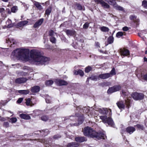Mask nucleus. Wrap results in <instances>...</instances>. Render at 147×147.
<instances>
[{
  "label": "nucleus",
  "mask_w": 147,
  "mask_h": 147,
  "mask_svg": "<svg viewBox=\"0 0 147 147\" xmlns=\"http://www.w3.org/2000/svg\"><path fill=\"white\" fill-rule=\"evenodd\" d=\"M44 19L42 18L39 19L34 24L33 26L34 28H36L38 27L41 25Z\"/></svg>",
  "instance_id": "obj_12"
},
{
  "label": "nucleus",
  "mask_w": 147,
  "mask_h": 147,
  "mask_svg": "<svg viewBox=\"0 0 147 147\" xmlns=\"http://www.w3.org/2000/svg\"><path fill=\"white\" fill-rule=\"evenodd\" d=\"M100 30L103 32H108L109 30L108 28L105 26H102L100 28Z\"/></svg>",
  "instance_id": "obj_29"
},
{
  "label": "nucleus",
  "mask_w": 147,
  "mask_h": 147,
  "mask_svg": "<svg viewBox=\"0 0 147 147\" xmlns=\"http://www.w3.org/2000/svg\"><path fill=\"white\" fill-rule=\"evenodd\" d=\"M79 145L76 142H73L69 143L67 145L68 147H78Z\"/></svg>",
  "instance_id": "obj_27"
},
{
  "label": "nucleus",
  "mask_w": 147,
  "mask_h": 147,
  "mask_svg": "<svg viewBox=\"0 0 147 147\" xmlns=\"http://www.w3.org/2000/svg\"><path fill=\"white\" fill-rule=\"evenodd\" d=\"M117 104L120 109H124L125 108V105L123 102L122 101H119L117 103Z\"/></svg>",
  "instance_id": "obj_24"
},
{
  "label": "nucleus",
  "mask_w": 147,
  "mask_h": 147,
  "mask_svg": "<svg viewBox=\"0 0 147 147\" xmlns=\"http://www.w3.org/2000/svg\"><path fill=\"white\" fill-rule=\"evenodd\" d=\"M114 8L115 9L119 10L122 11L123 10V8L120 6L116 4V3L113 5Z\"/></svg>",
  "instance_id": "obj_28"
},
{
  "label": "nucleus",
  "mask_w": 147,
  "mask_h": 147,
  "mask_svg": "<svg viewBox=\"0 0 147 147\" xmlns=\"http://www.w3.org/2000/svg\"><path fill=\"white\" fill-rule=\"evenodd\" d=\"M74 74H75V75H78V71H76V70L74 71Z\"/></svg>",
  "instance_id": "obj_62"
},
{
  "label": "nucleus",
  "mask_w": 147,
  "mask_h": 147,
  "mask_svg": "<svg viewBox=\"0 0 147 147\" xmlns=\"http://www.w3.org/2000/svg\"><path fill=\"white\" fill-rule=\"evenodd\" d=\"M143 79L144 80L147 81V73L144 76Z\"/></svg>",
  "instance_id": "obj_60"
},
{
  "label": "nucleus",
  "mask_w": 147,
  "mask_h": 147,
  "mask_svg": "<svg viewBox=\"0 0 147 147\" xmlns=\"http://www.w3.org/2000/svg\"><path fill=\"white\" fill-rule=\"evenodd\" d=\"M50 40L52 43H55L56 42V39L54 37L51 36L50 38Z\"/></svg>",
  "instance_id": "obj_47"
},
{
  "label": "nucleus",
  "mask_w": 147,
  "mask_h": 147,
  "mask_svg": "<svg viewBox=\"0 0 147 147\" xmlns=\"http://www.w3.org/2000/svg\"><path fill=\"white\" fill-rule=\"evenodd\" d=\"M65 32L68 36H74L76 35V32L74 30H67Z\"/></svg>",
  "instance_id": "obj_15"
},
{
  "label": "nucleus",
  "mask_w": 147,
  "mask_h": 147,
  "mask_svg": "<svg viewBox=\"0 0 147 147\" xmlns=\"http://www.w3.org/2000/svg\"><path fill=\"white\" fill-rule=\"evenodd\" d=\"M75 140L77 142H82L86 140V139L84 137H78L75 138Z\"/></svg>",
  "instance_id": "obj_25"
},
{
  "label": "nucleus",
  "mask_w": 147,
  "mask_h": 147,
  "mask_svg": "<svg viewBox=\"0 0 147 147\" xmlns=\"http://www.w3.org/2000/svg\"><path fill=\"white\" fill-rule=\"evenodd\" d=\"M51 98L49 96H47L46 98L45 99L46 102L47 103H49L51 102Z\"/></svg>",
  "instance_id": "obj_43"
},
{
  "label": "nucleus",
  "mask_w": 147,
  "mask_h": 147,
  "mask_svg": "<svg viewBox=\"0 0 147 147\" xmlns=\"http://www.w3.org/2000/svg\"><path fill=\"white\" fill-rule=\"evenodd\" d=\"M55 33L54 31L53 30H51L49 32V35L50 36H52L54 35V34Z\"/></svg>",
  "instance_id": "obj_54"
},
{
  "label": "nucleus",
  "mask_w": 147,
  "mask_h": 147,
  "mask_svg": "<svg viewBox=\"0 0 147 147\" xmlns=\"http://www.w3.org/2000/svg\"><path fill=\"white\" fill-rule=\"evenodd\" d=\"M17 121V119L16 118L12 117L10 119L9 121L12 123H15Z\"/></svg>",
  "instance_id": "obj_44"
},
{
  "label": "nucleus",
  "mask_w": 147,
  "mask_h": 147,
  "mask_svg": "<svg viewBox=\"0 0 147 147\" xmlns=\"http://www.w3.org/2000/svg\"><path fill=\"white\" fill-rule=\"evenodd\" d=\"M4 125L6 127H8L9 126V124L8 122H6L4 123Z\"/></svg>",
  "instance_id": "obj_59"
},
{
  "label": "nucleus",
  "mask_w": 147,
  "mask_h": 147,
  "mask_svg": "<svg viewBox=\"0 0 147 147\" xmlns=\"http://www.w3.org/2000/svg\"><path fill=\"white\" fill-rule=\"evenodd\" d=\"M138 129L142 130L144 129V127L143 125L139 124H138L136 125Z\"/></svg>",
  "instance_id": "obj_52"
},
{
  "label": "nucleus",
  "mask_w": 147,
  "mask_h": 147,
  "mask_svg": "<svg viewBox=\"0 0 147 147\" xmlns=\"http://www.w3.org/2000/svg\"><path fill=\"white\" fill-rule=\"evenodd\" d=\"M23 69L24 70L28 69H29V67L27 66H25L23 68Z\"/></svg>",
  "instance_id": "obj_61"
},
{
  "label": "nucleus",
  "mask_w": 147,
  "mask_h": 147,
  "mask_svg": "<svg viewBox=\"0 0 147 147\" xmlns=\"http://www.w3.org/2000/svg\"><path fill=\"white\" fill-rule=\"evenodd\" d=\"M132 97L135 100H141L143 99L144 95L142 93L134 92L132 93L131 95Z\"/></svg>",
  "instance_id": "obj_4"
},
{
  "label": "nucleus",
  "mask_w": 147,
  "mask_h": 147,
  "mask_svg": "<svg viewBox=\"0 0 147 147\" xmlns=\"http://www.w3.org/2000/svg\"><path fill=\"white\" fill-rule=\"evenodd\" d=\"M123 33L121 32H117L116 35V36L118 38L120 37L121 36H123Z\"/></svg>",
  "instance_id": "obj_48"
},
{
  "label": "nucleus",
  "mask_w": 147,
  "mask_h": 147,
  "mask_svg": "<svg viewBox=\"0 0 147 147\" xmlns=\"http://www.w3.org/2000/svg\"><path fill=\"white\" fill-rule=\"evenodd\" d=\"M50 138H49L48 140L42 139L40 140V142L42 143H43L45 145H47L46 146V147H49V146H50V142H49V140H50Z\"/></svg>",
  "instance_id": "obj_18"
},
{
  "label": "nucleus",
  "mask_w": 147,
  "mask_h": 147,
  "mask_svg": "<svg viewBox=\"0 0 147 147\" xmlns=\"http://www.w3.org/2000/svg\"><path fill=\"white\" fill-rule=\"evenodd\" d=\"M78 75H79L80 76H82L84 75V72L81 70L79 69L78 71Z\"/></svg>",
  "instance_id": "obj_49"
},
{
  "label": "nucleus",
  "mask_w": 147,
  "mask_h": 147,
  "mask_svg": "<svg viewBox=\"0 0 147 147\" xmlns=\"http://www.w3.org/2000/svg\"><path fill=\"white\" fill-rule=\"evenodd\" d=\"M18 10V8L17 6H13L11 9V11L13 13L16 12Z\"/></svg>",
  "instance_id": "obj_41"
},
{
  "label": "nucleus",
  "mask_w": 147,
  "mask_h": 147,
  "mask_svg": "<svg viewBox=\"0 0 147 147\" xmlns=\"http://www.w3.org/2000/svg\"><path fill=\"white\" fill-rule=\"evenodd\" d=\"M76 119V117L74 116H71L70 118L68 119L67 117H63L62 118V120L64 121L68 120V121H70L71 120H74Z\"/></svg>",
  "instance_id": "obj_33"
},
{
  "label": "nucleus",
  "mask_w": 147,
  "mask_h": 147,
  "mask_svg": "<svg viewBox=\"0 0 147 147\" xmlns=\"http://www.w3.org/2000/svg\"><path fill=\"white\" fill-rule=\"evenodd\" d=\"M53 83V82L52 80H49L46 81L45 84L46 85L49 86L51 85Z\"/></svg>",
  "instance_id": "obj_35"
},
{
  "label": "nucleus",
  "mask_w": 147,
  "mask_h": 147,
  "mask_svg": "<svg viewBox=\"0 0 147 147\" xmlns=\"http://www.w3.org/2000/svg\"><path fill=\"white\" fill-rule=\"evenodd\" d=\"M27 80L25 78H20L16 79L15 82L17 83L21 84L27 81Z\"/></svg>",
  "instance_id": "obj_16"
},
{
  "label": "nucleus",
  "mask_w": 147,
  "mask_h": 147,
  "mask_svg": "<svg viewBox=\"0 0 147 147\" xmlns=\"http://www.w3.org/2000/svg\"><path fill=\"white\" fill-rule=\"evenodd\" d=\"M5 11H6V13L7 12H8V13L10 14L11 13V11H10L9 10V9H6Z\"/></svg>",
  "instance_id": "obj_63"
},
{
  "label": "nucleus",
  "mask_w": 147,
  "mask_h": 147,
  "mask_svg": "<svg viewBox=\"0 0 147 147\" xmlns=\"http://www.w3.org/2000/svg\"><path fill=\"white\" fill-rule=\"evenodd\" d=\"M136 17L134 15H131L129 17V18L131 20H133L134 22H136L138 21V19L137 21H136Z\"/></svg>",
  "instance_id": "obj_34"
},
{
  "label": "nucleus",
  "mask_w": 147,
  "mask_h": 147,
  "mask_svg": "<svg viewBox=\"0 0 147 147\" xmlns=\"http://www.w3.org/2000/svg\"><path fill=\"white\" fill-rule=\"evenodd\" d=\"M40 90V87L38 86H35L32 88L31 91L33 93H36L39 92Z\"/></svg>",
  "instance_id": "obj_22"
},
{
  "label": "nucleus",
  "mask_w": 147,
  "mask_h": 147,
  "mask_svg": "<svg viewBox=\"0 0 147 147\" xmlns=\"http://www.w3.org/2000/svg\"><path fill=\"white\" fill-rule=\"evenodd\" d=\"M90 79L96 81L97 79V77L96 76H92L90 78H88L87 81H88Z\"/></svg>",
  "instance_id": "obj_37"
},
{
  "label": "nucleus",
  "mask_w": 147,
  "mask_h": 147,
  "mask_svg": "<svg viewBox=\"0 0 147 147\" xmlns=\"http://www.w3.org/2000/svg\"><path fill=\"white\" fill-rule=\"evenodd\" d=\"M84 119L82 117H80L78 119V123H74L71 124V126H78L80 124H81L83 122Z\"/></svg>",
  "instance_id": "obj_17"
},
{
  "label": "nucleus",
  "mask_w": 147,
  "mask_h": 147,
  "mask_svg": "<svg viewBox=\"0 0 147 147\" xmlns=\"http://www.w3.org/2000/svg\"><path fill=\"white\" fill-rule=\"evenodd\" d=\"M89 26V23L87 22L85 23L83 26V28L84 29H87Z\"/></svg>",
  "instance_id": "obj_51"
},
{
  "label": "nucleus",
  "mask_w": 147,
  "mask_h": 147,
  "mask_svg": "<svg viewBox=\"0 0 147 147\" xmlns=\"http://www.w3.org/2000/svg\"><path fill=\"white\" fill-rule=\"evenodd\" d=\"M34 4L39 10H41L42 9V6L39 3L37 2H35L34 3Z\"/></svg>",
  "instance_id": "obj_30"
},
{
  "label": "nucleus",
  "mask_w": 147,
  "mask_h": 147,
  "mask_svg": "<svg viewBox=\"0 0 147 147\" xmlns=\"http://www.w3.org/2000/svg\"><path fill=\"white\" fill-rule=\"evenodd\" d=\"M29 134L28 135H27V134H25L24 135V136H20V138H22V140H23L24 139L23 138V137H24V138H26V137H28L29 136Z\"/></svg>",
  "instance_id": "obj_58"
},
{
  "label": "nucleus",
  "mask_w": 147,
  "mask_h": 147,
  "mask_svg": "<svg viewBox=\"0 0 147 147\" xmlns=\"http://www.w3.org/2000/svg\"><path fill=\"white\" fill-rule=\"evenodd\" d=\"M121 88V87L119 85H116L110 88L108 90L107 93L108 94H111L119 90Z\"/></svg>",
  "instance_id": "obj_6"
},
{
  "label": "nucleus",
  "mask_w": 147,
  "mask_h": 147,
  "mask_svg": "<svg viewBox=\"0 0 147 147\" xmlns=\"http://www.w3.org/2000/svg\"><path fill=\"white\" fill-rule=\"evenodd\" d=\"M109 73L110 74V77H111L112 76L115 75L116 73L115 68H113L110 71V73Z\"/></svg>",
  "instance_id": "obj_38"
},
{
  "label": "nucleus",
  "mask_w": 147,
  "mask_h": 147,
  "mask_svg": "<svg viewBox=\"0 0 147 147\" xmlns=\"http://www.w3.org/2000/svg\"><path fill=\"white\" fill-rule=\"evenodd\" d=\"M6 42L8 43L10 45H13L15 44L16 43V42L14 40L11 38H9L8 39H7L6 40Z\"/></svg>",
  "instance_id": "obj_19"
},
{
  "label": "nucleus",
  "mask_w": 147,
  "mask_h": 147,
  "mask_svg": "<svg viewBox=\"0 0 147 147\" xmlns=\"http://www.w3.org/2000/svg\"><path fill=\"white\" fill-rule=\"evenodd\" d=\"M105 1L107 2L111 5H113L114 3H115V1L114 0H105Z\"/></svg>",
  "instance_id": "obj_39"
},
{
  "label": "nucleus",
  "mask_w": 147,
  "mask_h": 147,
  "mask_svg": "<svg viewBox=\"0 0 147 147\" xmlns=\"http://www.w3.org/2000/svg\"><path fill=\"white\" fill-rule=\"evenodd\" d=\"M94 1L100 4L102 6L105 8H108L110 7L109 5L108 4L106 3L102 0H94Z\"/></svg>",
  "instance_id": "obj_9"
},
{
  "label": "nucleus",
  "mask_w": 147,
  "mask_h": 147,
  "mask_svg": "<svg viewBox=\"0 0 147 147\" xmlns=\"http://www.w3.org/2000/svg\"><path fill=\"white\" fill-rule=\"evenodd\" d=\"M122 29L124 31H127L129 30V28L127 26H125Z\"/></svg>",
  "instance_id": "obj_57"
},
{
  "label": "nucleus",
  "mask_w": 147,
  "mask_h": 147,
  "mask_svg": "<svg viewBox=\"0 0 147 147\" xmlns=\"http://www.w3.org/2000/svg\"><path fill=\"white\" fill-rule=\"evenodd\" d=\"M29 51L27 49H17L13 51L12 55L23 61H29L31 63L36 65L45 64L49 60L47 57L43 56L39 50L32 49L30 52V58Z\"/></svg>",
  "instance_id": "obj_1"
},
{
  "label": "nucleus",
  "mask_w": 147,
  "mask_h": 147,
  "mask_svg": "<svg viewBox=\"0 0 147 147\" xmlns=\"http://www.w3.org/2000/svg\"><path fill=\"white\" fill-rule=\"evenodd\" d=\"M114 41V38L112 36H109L107 39V42L108 44L113 43Z\"/></svg>",
  "instance_id": "obj_32"
},
{
  "label": "nucleus",
  "mask_w": 147,
  "mask_h": 147,
  "mask_svg": "<svg viewBox=\"0 0 147 147\" xmlns=\"http://www.w3.org/2000/svg\"><path fill=\"white\" fill-rule=\"evenodd\" d=\"M103 122L105 123H107L109 125L112 127H114V124L112 119L110 117H107V115H103L100 116Z\"/></svg>",
  "instance_id": "obj_3"
},
{
  "label": "nucleus",
  "mask_w": 147,
  "mask_h": 147,
  "mask_svg": "<svg viewBox=\"0 0 147 147\" xmlns=\"http://www.w3.org/2000/svg\"><path fill=\"white\" fill-rule=\"evenodd\" d=\"M77 8L79 10H82L83 9L84 10H85L84 8L80 4H78L76 5Z\"/></svg>",
  "instance_id": "obj_45"
},
{
  "label": "nucleus",
  "mask_w": 147,
  "mask_h": 147,
  "mask_svg": "<svg viewBox=\"0 0 147 147\" xmlns=\"http://www.w3.org/2000/svg\"><path fill=\"white\" fill-rule=\"evenodd\" d=\"M61 137V136L59 135H55L54 136L53 138L54 139H57Z\"/></svg>",
  "instance_id": "obj_55"
},
{
  "label": "nucleus",
  "mask_w": 147,
  "mask_h": 147,
  "mask_svg": "<svg viewBox=\"0 0 147 147\" xmlns=\"http://www.w3.org/2000/svg\"><path fill=\"white\" fill-rule=\"evenodd\" d=\"M83 110L86 113H88L89 111V107H85L83 108Z\"/></svg>",
  "instance_id": "obj_53"
},
{
  "label": "nucleus",
  "mask_w": 147,
  "mask_h": 147,
  "mask_svg": "<svg viewBox=\"0 0 147 147\" xmlns=\"http://www.w3.org/2000/svg\"><path fill=\"white\" fill-rule=\"evenodd\" d=\"M6 24L7 25V27L8 28H11L13 27L14 25V23H12L11 20L9 19H8L6 22Z\"/></svg>",
  "instance_id": "obj_23"
},
{
  "label": "nucleus",
  "mask_w": 147,
  "mask_h": 147,
  "mask_svg": "<svg viewBox=\"0 0 147 147\" xmlns=\"http://www.w3.org/2000/svg\"><path fill=\"white\" fill-rule=\"evenodd\" d=\"M23 98H19V99L17 101V102L18 103H21L22 100H23Z\"/></svg>",
  "instance_id": "obj_56"
},
{
  "label": "nucleus",
  "mask_w": 147,
  "mask_h": 147,
  "mask_svg": "<svg viewBox=\"0 0 147 147\" xmlns=\"http://www.w3.org/2000/svg\"><path fill=\"white\" fill-rule=\"evenodd\" d=\"M98 111L100 113L103 115H107V113L109 112V114L110 116L111 114V110L110 109L108 110L106 108H100L98 109Z\"/></svg>",
  "instance_id": "obj_7"
},
{
  "label": "nucleus",
  "mask_w": 147,
  "mask_h": 147,
  "mask_svg": "<svg viewBox=\"0 0 147 147\" xmlns=\"http://www.w3.org/2000/svg\"><path fill=\"white\" fill-rule=\"evenodd\" d=\"M20 117L21 118L26 120H29L31 119L30 117L28 115L24 114H20Z\"/></svg>",
  "instance_id": "obj_20"
},
{
  "label": "nucleus",
  "mask_w": 147,
  "mask_h": 147,
  "mask_svg": "<svg viewBox=\"0 0 147 147\" xmlns=\"http://www.w3.org/2000/svg\"><path fill=\"white\" fill-rule=\"evenodd\" d=\"M135 130V128L133 127H128L126 129V131L127 132L130 134H132Z\"/></svg>",
  "instance_id": "obj_14"
},
{
  "label": "nucleus",
  "mask_w": 147,
  "mask_h": 147,
  "mask_svg": "<svg viewBox=\"0 0 147 147\" xmlns=\"http://www.w3.org/2000/svg\"><path fill=\"white\" fill-rule=\"evenodd\" d=\"M92 69L91 67L90 66H88L85 68V71L86 73L89 72Z\"/></svg>",
  "instance_id": "obj_50"
},
{
  "label": "nucleus",
  "mask_w": 147,
  "mask_h": 147,
  "mask_svg": "<svg viewBox=\"0 0 147 147\" xmlns=\"http://www.w3.org/2000/svg\"><path fill=\"white\" fill-rule=\"evenodd\" d=\"M119 51L121 55L127 56L129 54V51L128 50L125 49H120Z\"/></svg>",
  "instance_id": "obj_10"
},
{
  "label": "nucleus",
  "mask_w": 147,
  "mask_h": 147,
  "mask_svg": "<svg viewBox=\"0 0 147 147\" xmlns=\"http://www.w3.org/2000/svg\"><path fill=\"white\" fill-rule=\"evenodd\" d=\"M26 104L28 106L31 105V99L28 98L26 99Z\"/></svg>",
  "instance_id": "obj_46"
},
{
  "label": "nucleus",
  "mask_w": 147,
  "mask_h": 147,
  "mask_svg": "<svg viewBox=\"0 0 147 147\" xmlns=\"http://www.w3.org/2000/svg\"><path fill=\"white\" fill-rule=\"evenodd\" d=\"M52 9L51 8H49L45 11V14L47 15L48 17L50 15L51 11Z\"/></svg>",
  "instance_id": "obj_36"
},
{
  "label": "nucleus",
  "mask_w": 147,
  "mask_h": 147,
  "mask_svg": "<svg viewBox=\"0 0 147 147\" xmlns=\"http://www.w3.org/2000/svg\"><path fill=\"white\" fill-rule=\"evenodd\" d=\"M84 134L86 136L91 138L97 137L96 132L92 128L89 127H86L84 128L83 131Z\"/></svg>",
  "instance_id": "obj_2"
},
{
  "label": "nucleus",
  "mask_w": 147,
  "mask_h": 147,
  "mask_svg": "<svg viewBox=\"0 0 147 147\" xmlns=\"http://www.w3.org/2000/svg\"><path fill=\"white\" fill-rule=\"evenodd\" d=\"M122 96H124L125 97L127 96L128 92H127L123 90L122 91ZM125 103L126 105V107L127 108H129V107L130 106V100L127 97L125 98Z\"/></svg>",
  "instance_id": "obj_5"
},
{
  "label": "nucleus",
  "mask_w": 147,
  "mask_h": 147,
  "mask_svg": "<svg viewBox=\"0 0 147 147\" xmlns=\"http://www.w3.org/2000/svg\"><path fill=\"white\" fill-rule=\"evenodd\" d=\"M110 77V74L109 73L101 74L98 76V78L103 79H107Z\"/></svg>",
  "instance_id": "obj_11"
},
{
  "label": "nucleus",
  "mask_w": 147,
  "mask_h": 147,
  "mask_svg": "<svg viewBox=\"0 0 147 147\" xmlns=\"http://www.w3.org/2000/svg\"><path fill=\"white\" fill-rule=\"evenodd\" d=\"M97 137H94V138H96L97 139H105L106 136L105 134L103 133H98L96 132V134Z\"/></svg>",
  "instance_id": "obj_13"
},
{
  "label": "nucleus",
  "mask_w": 147,
  "mask_h": 147,
  "mask_svg": "<svg viewBox=\"0 0 147 147\" xmlns=\"http://www.w3.org/2000/svg\"><path fill=\"white\" fill-rule=\"evenodd\" d=\"M0 13L3 17L5 18L6 17V11L4 8H0Z\"/></svg>",
  "instance_id": "obj_26"
},
{
  "label": "nucleus",
  "mask_w": 147,
  "mask_h": 147,
  "mask_svg": "<svg viewBox=\"0 0 147 147\" xmlns=\"http://www.w3.org/2000/svg\"><path fill=\"white\" fill-rule=\"evenodd\" d=\"M28 23V21L25 20L20 22L17 24V26L19 27H22L27 24Z\"/></svg>",
  "instance_id": "obj_21"
},
{
  "label": "nucleus",
  "mask_w": 147,
  "mask_h": 147,
  "mask_svg": "<svg viewBox=\"0 0 147 147\" xmlns=\"http://www.w3.org/2000/svg\"><path fill=\"white\" fill-rule=\"evenodd\" d=\"M18 92L22 94H27L29 93V91L28 90H18Z\"/></svg>",
  "instance_id": "obj_31"
},
{
  "label": "nucleus",
  "mask_w": 147,
  "mask_h": 147,
  "mask_svg": "<svg viewBox=\"0 0 147 147\" xmlns=\"http://www.w3.org/2000/svg\"><path fill=\"white\" fill-rule=\"evenodd\" d=\"M55 82L59 86H65L68 84L67 81L61 79H56L55 81Z\"/></svg>",
  "instance_id": "obj_8"
},
{
  "label": "nucleus",
  "mask_w": 147,
  "mask_h": 147,
  "mask_svg": "<svg viewBox=\"0 0 147 147\" xmlns=\"http://www.w3.org/2000/svg\"><path fill=\"white\" fill-rule=\"evenodd\" d=\"M0 120L1 121H4V119L1 117H0Z\"/></svg>",
  "instance_id": "obj_64"
},
{
  "label": "nucleus",
  "mask_w": 147,
  "mask_h": 147,
  "mask_svg": "<svg viewBox=\"0 0 147 147\" xmlns=\"http://www.w3.org/2000/svg\"><path fill=\"white\" fill-rule=\"evenodd\" d=\"M47 132L48 131L47 129L42 130L41 131H40V132L42 133V136L47 135L48 134Z\"/></svg>",
  "instance_id": "obj_42"
},
{
  "label": "nucleus",
  "mask_w": 147,
  "mask_h": 147,
  "mask_svg": "<svg viewBox=\"0 0 147 147\" xmlns=\"http://www.w3.org/2000/svg\"><path fill=\"white\" fill-rule=\"evenodd\" d=\"M41 119L44 121H46L48 119V117L47 116L43 115L41 117Z\"/></svg>",
  "instance_id": "obj_40"
}]
</instances>
